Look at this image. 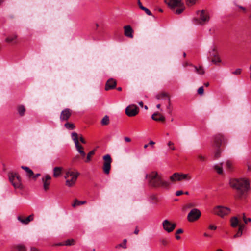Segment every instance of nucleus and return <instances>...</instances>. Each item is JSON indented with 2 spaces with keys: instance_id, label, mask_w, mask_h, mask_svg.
<instances>
[{
  "instance_id": "20e7f679",
  "label": "nucleus",
  "mask_w": 251,
  "mask_h": 251,
  "mask_svg": "<svg viewBox=\"0 0 251 251\" xmlns=\"http://www.w3.org/2000/svg\"><path fill=\"white\" fill-rule=\"evenodd\" d=\"M224 140L223 136L221 134L216 135L214 137L213 148L214 150V158L218 159L220 157L222 150L221 148V144Z\"/></svg>"
},
{
  "instance_id": "72a5a7b5",
  "label": "nucleus",
  "mask_w": 251,
  "mask_h": 251,
  "mask_svg": "<svg viewBox=\"0 0 251 251\" xmlns=\"http://www.w3.org/2000/svg\"><path fill=\"white\" fill-rule=\"evenodd\" d=\"M17 38V35L13 34V35L10 36L9 37H7L5 40H6V42H7L8 43H10V42L13 41L15 39H16Z\"/></svg>"
},
{
  "instance_id": "5fc2aeb1",
  "label": "nucleus",
  "mask_w": 251,
  "mask_h": 251,
  "mask_svg": "<svg viewBox=\"0 0 251 251\" xmlns=\"http://www.w3.org/2000/svg\"><path fill=\"white\" fill-rule=\"evenodd\" d=\"M217 228V227L214 225H210L209 226V229L211 230H216Z\"/></svg>"
},
{
  "instance_id": "338daca9",
  "label": "nucleus",
  "mask_w": 251,
  "mask_h": 251,
  "mask_svg": "<svg viewBox=\"0 0 251 251\" xmlns=\"http://www.w3.org/2000/svg\"><path fill=\"white\" fill-rule=\"evenodd\" d=\"M64 245V244L63 243H59L57 244H54V246H63Z\"/></svg>"
},
{
  "instance_id": "69168bd1",
  "label": "nucleus",
  "mask_w": 251,
  "mask_h": 251,
  "mask_svg": "<svg viewBox=\"0 0 251 251\" xmlns=\"http://www.w3.org/2000/svg\"><path fill=\"white\" fill-rule=\"evenodd\" d=\"M155 144V142L152 141H150V142L149 143V145H150V146H153Z\"/></svg>"
},
{
  "instance_id": "e433bc0d",
  "label": "nucleus",
  "mask_w": 251,
  "mask_h": 251,
  "mask_svg": "<svg viewBox=\"0 0 251 251\" xmlns=\"http://www.w3.org/2000/svg\"><path fill=\"white\" fill-rule=\"evenodd\" d=\"M226 167L229 171H231L233 170V164L230 160H227L226 162Z\"/></svg>"
},
{
  "instance_id": "052dcab7",
  "label": "nucleus",
  "mask_w": 251,
  "mask_h": 251,
  "mask_svg": "<svg viewBox=\"0 0 251 251\" xmlns=\"http://www.w3.org/2000/svg\"><path fill=\"white\" fill-rule=\"evenodd\" d=\"M183 232L182 229H179L176 231V234H179L182 233Z\"/></svg>"
},
{
  "instance_id": "f03ea898",
  "label": "nucleus",
  "mask_w": 251,
  "mask_h": 251,
  "mask_svg": "<svg viewBox=\"0 0 251 251\" xmlns=\"http://www.w3.org/2000/svg\"><path fill=\"white\" fill-rule=\"evenodd\" d=\"M148 185L151 187L168 188L170 183L163 180L162 176L157 172L152 171L146 175Z\"/></svg>"
},
{
  "instance_id": "6e6d98bb",
  "label": "nucleus",
  "mask_w": 251,
  "mask_h": 251,
  "mask_svg": "<svg viewBox=\"0 0 251 251\" xmlns=\"http://www.w3.org/2000/svg\"><path fill=\"white\" fill-rule=\"evenodd\" d=\"M183 194L182 191H177L176 193V195L177 196H179Z\"/></svg>"
},
{
  "instance_id": "49530a36",
  "label": "nucleus",
  "mask_w": 251,
  "mask_h": 251,
  "mask_svg": "<svg viewBox=\"0 0 251 251\" xmlns=\"http://www.w3.org/2000/svg\"><path fill=\"white\" fill-rule=\"evenodd\" d=\"M170 106H171V101H170V98H168V105H167V110H168V112L169 113H171V108H170Z\"/></svg>"
},
{
  "instance_id": "7c9ffc66",
  "label": "nucleus",
  "mask_w": 251,
  "mask_h": 251,
  "mask_svg": "<svg viewBox=\"0 0 251 251\" xmlns=\"http://www.w3.org/2000/svg\"><path fill=\"white\" fill-rule=\"evenodd\" d=\"M14 251H25L26 249L24 246L23 245H17L13 248Z\"/></svg>"
},
{
  "instance_id": "2f4dec72",
  "label": "nucleus",
  "mask_w": 251,
  "mask_h": 251,
  "mask_svg": "<svg viewBox=\"0 0 251 251\" xmlns=\"http://www.w3.org/2000/svg\"><path fill=\"white\" fill-rule=\"evenodd\" d=\"M95 153V150H93L90 151L87 155V157L86 160H85V162H89L91 160V156H93Z\"/></svg>"
},
{
  "instance_id": "774afa93",
  "label": "nucleus",
  "mask_w": 251,
  "mask_h": 251,
  "mask_svg": "<svg viewBox=\"0 0 251 251\" xmlns=\"http://www.w3.org/2000/svg\"><path fill=\"white\" fill-rule=\"evenodd\" d=\"M31 251H39L35 248H32L31 249Z\"/></svg>"
},
{
  "instance_id": "bf43d9fd",
  "label": "nucleus",
  "mask_w": 251,
  "mask_h": 251,
  "mask_svg": "<svg viewBox=\"0 0 251 251\" xmlns=\"http://www.w3.org/2000/svg\"><path fill=\"white\" fill-rule=\"evenodd\" d=\"M124 140L126 142H130L131 141V139L129 137H125L124 138Z\"/></svg>"
},
{
  "instance_id": "4c0bfd02",
  "label": "nucleus",
  "mask_w": 251,
  "mask_h": 251,
  "mask_svg": "<svg viewBox=\"0 0 251 251\" xmlns=\"http://www.w3.org/2000/svg\"><path fill=\"white\" fill-rule=\"evenodd\" d=\"M126 242H127L126 239H124L123 240V242L122 243V244H120L118 245L116 247V248L122 247L124 249H126Z\"/></svg>"
},
{
  "instance_id": "680f3d73",
  "label": "nucleus",
  "mask_w": 251,
  "mask_h": 251,
  "mask_svg": "<svg viewBox=\"0 0 251 251\" xmlns=\"http://www.w3.org/2000/svg\"><path fill=\"white\" fill-rule=\"evenodd\" d=\"M240 9H241L242 10H243V11L244 12H246V8H245L244 7H243L242 6H240V5H238L237 6Z\"/></svg>"
},
{
  "instance_id": "423d86ee",
  "label": "nucleus",
  "mask_w": 251,
  "mask_h": 251,
  "mask_svg": "<svg viewBox=\"0 0 251 251\" xmlns=\"http://www.w3.org/2000/svg\"><path fill=\"white\" fill-rule=\"evenodd\" d=\"M9 179L15 188L22 189L21 178L17 173L10 172L8 173Z\"/></svg>"
},
{
  "instance_id": "a19ab883",
  "label": "nucleus",
  "mask_w": 251,
  "mask_h": 251,
  "mask_svg": "<svg viewBox=\"0 0 251 251\" xmlns=\"http://www.w3.org/2000/svg\"><path fill=\"white\" fill-rule=\"evenodd\" d=\"M187 4L188 6L194 5L196 3V2L197 0H186Z\"/></svg>"
},
{
  "instance_id": "c9c22d12",
  "label": "nucleus",
  "mask_w": 251,
  "mask_h": 251,
  "mask_svg": "<svg viewBox=\"0 0 251 251\" xmlns=\"http://www.w3.org/2000/svg\"><path fill=\"white\" fill-rule=\"evenodd\" d=\"M109 123V117L107 116H105L101 120V124L102 125H107Z\"/></svg>"
},
{
  "instance_id": "4be33fe9",
  "label": "nucleus",
  "mask_w": 251,
  "mask_h": 251,
  "mask_svg": "<svg viewBox=\"0 0 251 251\" xmlns=\"http://www.w3.org/2000/svg\"><path fill=\"white\" fill-rule=\"evenodd\" d=\"M230 222L231 226L233 228L238 226L240 223L239 219L236 216L231 218Z\"/></svg>"
},
{
  "instance_id": "a18cd8bd",
  "label": "nucleus",
  "mask_w": 251,
  "mask_h": 251,
  "mask_svg": "<svg viewBox=\"0 0 251 251\" xmlns=\"http://www.w3.org/2000/svg\"><path fill=\"white\" fill-rule=\"evenodd\" d=\"M241 73V69H237L235 71L232 72V74L235 75H240Z\"/></svg>"
},
{
  "instance_id": "4d7b16f0",
  "label": "nucleus",
  "mask_w": 251,
  "mask_h": 251,
  "mask_svg": "<svg viewBox=\"0 0 251 251\" xmlns=\"http://www.w3.org/2000/svg\"><path fill=\"white\" fill-rule=\"evenodd\" d=\"M161 243L164 245V246H166L168 244V241L166 240V239H162L161 241Z\"/></svg>"
},
{
  "instance_id": "b1692460",
  "label": "nucleus",
  "mask_w": 251,
  "mask_h": 251,
  "mask_svg": "<svg viewBox=\"0 0 251 251\" xmlns=\"http://www.w3.org/2000/svg\"><path fill=\"white\" fill-rule=\"evenodd\" d=\"M21 168L24 170L27 173V175L29 177H32L33 176V172L28 167L22 166Z\"/></svg>"
},
{
  "instance_id": "9d476101",
  "label": "nucleus",
  "mask_w": 251,
  "mask_h": 251,
  "mask_svg": "<svg viewBox=\"0 0 251 251\" xmlns=\"http://www.w3.org/2000/svg\"><path fill=\"white\" fill-rule=\"evenodd\" d=\"M201 211L197 208L192 209L187 215V220L190 222H194L198 220L201 216Z\"/></svg>"
},
{
  "instance_id": "393cba45",
  "label": "nucleus",
  "mask_w": 251,
  "mask_h": 251,
  "mask_svg": "<svg viewBox=\"0 0 251 251\" xmlns=\"http://www.w3.org/2000/svg\"><path fill=\"white\" fill-rule=\"evenodd\" d=\"M195 70V72L199 75H203L205 73V71L202 66H200L199 67H197L196 66H194Z\"/></svg>"
},
{
  "instance_id": "39448f33",
  "label": "nucleus",
  "mask_w": 251,
  "mask_h": 251,
  "mask_svg": "<svg viewBox=\"0 0 251 251\" xmlns=\"http://www.w3.org/2000/svg\"><path fill=\"white\" fill-rule=\"evenodd\" d=\"M79 173L76 172L75 173L70 169L67 170L65 173V178L67 179L66 181V185L69 187L73 186L75 183Z\"/></svg>"
},
{
  "instance_id": "5701e85b",
  "label": "nucleus",
  "mask_w": 251,
  "mask_h": 251,
  "mask_svg": "<svg viewBox=\"0 0 251 251\" xmlns=\"http://www.w3.org/2000/svg\"><path fill=\"white\" fill-rule=\"evenodd\" d=\"M53 176L54 177H58L62 173V168L60 167H55L53 168Z\"/></svg>"
},
{
  "instance_id": "09e8293b",
  "label": "nucleus",
  "mask_w": 251,
  "mask_h": 251,
  "mask_svg": "<svg viewBox=\"0 0 251 251\" xmlns=\"http://www.w3.org/2000/svg\"><path fill=\"white\" fill-rule=\"evenodd\" d=\"M143 11H144L148 15H151V12L146 7H144V8H143Z\"/></svg>"
},
{
  "instance_id": "412c9836",
  "label": "nucleus",
  "mask_w": 251,
  "mask_h": 251,
  "mask_svg": "<svg viewBox=\"0 0 251 251\" xmlns=\"http://www.w3.org/2000/svg\"><path fill=\"white\" fill-rule=\"evenodd\" d=\"M151 118L152 120L156 121L164 122L165 120V117L158 112H155L153 114Z\"/></svg>"
},
{
  "instance_id": "ea45409f",
  "label": "nucleus",
  "mask_w": 251,
  "mask_h": 251,
  "mask_svg": "<svg viewBox=\"0 0 251 251\" xmlns=\"http://www.w3.org/2000/svg\"><path fill=\"white\" fill-rule=\"evenodd\" d=\"M242 233H243V231L241 230V229H238L237 232L236 233V234H235L234 235L233 237L234 238L239 237L241 236V235H242Z\"/></svg>"
},
{
  "instance_id": "0eeeda50",
  "label": "nucleus",
  "mask_w": 251,
  "mask_h": 251,
  "mask_svg": "<svg viewBox=\"0 0 251 251\" xmlns=\"http://www.w3.org/2000/svg\"><path fill=\"white\" fill-rule=\"evenodd\" d=\"M197 13L199 15V18L195 19L196 24L203 25L209 21L210 16L207 13L205 12V10L198 11Z\"/></svg>"
},
{
  "instance_id": "7ed1b4c3",
  "label": "nucleus",
  "mask_w": 251,
  "mask_h": 251,
  "mask_svg": "<svg viewBox=\"0 0 251 251\" xmlns=\"http://www.w3.org/2000/svg\"><path fill=\"white\" fill-rule=\"evenodd\" d=\"M165 2L176 14H180L185 8L182 0H165Z\"/></svg>"
},
{
  "instance_id": "c85d7f7f",
  "label": "nucleus",
  "mask_w": 251,
  "mask_h": 251,
  "mask_svg": "<svg viewBox=\"0 0 251 251\" xmlns=\"http://www.w3.org/2000/svg\"><path fill=\"white\" fill-rule=\"evenodd\" d=\"M86 202H87V201H79L77 199H75L74 201V203H73L72 205L73 207H75L77 206H79L81 204H84L86 203Z\"/></svg>"
},
{
  "instance_id": "1a4fd4ad",
  "label": "nucleus",
  "mask_w": 251,
  "mask_h": 251,
  "mask_svg": "<svg viewBox=\"0 0 251 251\" xmlns=\"http://www.w3.org/2000/svg\"><path fill=\"white\" fill-rule=\"evenodd\" d=\"M230 212V208L221 205L215 206L213 210V213L221 217H224L228 215Z\"/></svg>"
},
{
  "instance_id": "aec40b11",
  "label": "nucleus",
  "mask_w": 251,
  "mask_h": 251,
  "mask_svg": "<svg viewBox=\"0 0 251 251\" xmlns=\"http://www.w3.org/2000/svg\"><path fill=\"white\" fill-rule=\"evenodd\" d=\"M169 179L170 180V184L171 183H174L176 181H180V173H175L172 176H171L169 177Z\"/></svg>"
},
{
  "instance_id": "dca6fc26",
  "label": "nucleus",
  "mask_w": 251,
  "mask_h": 251,
  "mask_svg": "<svg viewBox=\"0 0 251 251\" xmlns=\"http://www.w3.org/2000/svg\"><path fill=\"white\" fill-rule=\"evenodd\" d=\"M51 178L49 175H46L44 177L42 178V181L43 183V187L45 191H47L49 189V185Z\"/></svg>"
},
{
  "instance_id": "de8ad7c7",
  "label": "nucleus",
  "mask_w": 251,
  "mask_h": 251,
  "mask_svg": "<svg viewBox=\"0 0 251 251\" xmlns=\"http://www.w3.org/2000/svg\"><path fill=\"white\" fill-rule=\"evenodd\" d=\"M204 89L203 87H200L198 90V93L200 95H202L203 94Z\"/></svg>"
},
{
  "instance_id": "ddd939ff",
  "label": "nucleus",
  "mask_w": 251,
  "mask_h": 251,
  "mask_svg": "<svg viewBox=\"0 0 251 251\" xmlns=\"http://www.w3.org/2000/svg\"><path fill=\"white\" fill-rule=\"evenodd\" d=\"M138 112V107L134 104L129 105L126 109V113L129 117L135 116Z\"/></svg>"
},
{
  "instance_id": "f704fd0d",
  "label": "nucleus",
  "mask_w": 251,
  "mask_h": 251,
  "mask_svg": "<svg viewBox=\"0 0 251 251\" xmlns=\"http://www.w3.org/2000/svg\"><path fill=\"white\" fill-rule=\"evenodd\" d=\"M75 243V240L73 239H68L67 240L65 243L64 244V245H66V246H72V245H74Z\"/></svg>"
},
{
  "instance_id": "37998d69",
  "label": "nucleus",
  "mask_w": 251,
  "mask_h": 251,
  "mask_svg": "<svg viewBox=\"0 0 251 251\" xmlns=\"http://www.w3.org/2000/svg\"><path fill=\"white\" fill-rule=\"evenodd\" d=\"M195 206H196V204L195 203L191 202V203H187L185 205V207L186 208H193Z\"/></svg>"
},
{
  "instance_id": "e2e57ef3",
  "label": "nucleus",
  "mask_w": 251,
  "mask_h": 251,
  "mask_svg": "<svg viewBox=\"0 0 251 251\" xmlns=\"http://www.w3.org/2000/svg\"><path fill=\"white\" fill-rule=\"evenodd\" d=\"M40 174H37L35 175H33L32 176L33 178L34 179H36L38 177H39L40 176Z\"/></svg>"
},
{
  "instance_id": "f8f14e48",
  "label": "nucleus",
  "mask_w": 251,
  "mask_h": 251,
  "mask_svg": "<svg viewBox=\"0 0 251 251\" xmlns=\"http://www.w3.org/2000/svg\"><path fill=\"white\" fill-rule=\"evenodd\" d=\"M209 57L211 58V62L215 64L218 62H221V60L219 56L217 49L216 47H214L211 51H209Z\"/></svg>"
},
{
  "instance_id": "f3484780",
  "label": "nucleus",
  "mask_w": 251,
  "mask_h": 251,
  "mask_svg": "<svg viewBox=\"0 0 251 251\" xmlns=\"http://www.w3.org/2000/svg\"><path fill=\"white\" fill-rule=\"evenodd\" d=\"M116 81L113 78H110L107 81L105 84V90L108 91L109 89H114L116 87Z\"/></svg>"
},
{
  "instance_id": "4468645a",
  "label": "nucleus",
  "mask_w": 251,
  "mask_h": 251,
  "mask_svg": "<svg viewBox=\"0 0 251 251\" xmlns=\"http://www.w3.org/2000/svg\"><path fill=\"white\" fill-rule=\"evenodd\" d=\"M163 229L168 232H171L174 230L176 226V224L172 223L168 220H165L162 223Z\"/></svg>"
},
{
  "instance_id": "8fccbe9b",
  "label": "nucleus",
  "mask_w": 251,
  "mask_h": 251,
  "mask_svg": "<svg viewBox=\"0 0 251 251\" xmlns=\"http://www.w3.org/2000/svg\"><path fill=\"white\" fill-rule=\"evenodd\" d=\"M168 146H169L171 148V149L172 150H175V148L174 146V143L173 142H172L171 141H169L168 143Z\"/></svg>"
},
{
  "instance_id": "a878e982",
  "label": "nucleus",
  "mask_w": 251,
  "mask_h": 251,
  "mask_svg": "<svg viewBox=\"0 0 251 251\" xmlns=\"http://www.w3.org/2000/svg\"><path fill=\"white\" fill-rule=\"evenodd\" d=\"M223 163H221V166L218 165H215L213 167L214 170L218 173L219 174H222L223 172L222 165Z\"/></svg>"
},
{
  "instance_id": "c03bdc74",
  "label": "nucleus",
  "mask_w": 251,
  "mask_h": 251,
  "mask_svg": "<svg viewBox=\"0 0 251 251\" xmlns=\"http://www.w3.org/2000/svg\"><path fill=\"white\" fill-rule=\"evenodd\" d=\"M242 218L245 224H247L248 222L251 221V219L250 218H247L244 214L243 215Z\"/></svg>"
},
{
  "instance_id": "9b49d317",
  "label": "nucleus",
  "mask_w": 251,
  "mask_h": 251,
  "mask_svg": "<svg viewBox=\"0 0 251 251\" xmlns=\"http://www.w3.org/2000/svg\"><path fill=\"white\" fill-rule=\"evenodd\" d=\"M104 161L103 165V171L106 175L109 174L111 169V164L112 162V159L109 154H106L103 156Z\"/></svg>"
},
{
  "instance_id": "c756f323",
  "label": "nucleus",
  "mask_w": 251,
  "mask_h": 251,
  "mask_svg": "<svg viewBox=\"0 0 251 251\" xmlns=\"http://www.w3.org/2000/svg\"><path fill=\"white\" fill-rule=\"evenodd\" d=\"M166 97H168V98H170L168 93H167L165 92H162L158 94L157 95H156V98L157 99L159 100V99H163L164 98H165Z\"/></svg>"
},
{
  "instance_id": "864d4df0",
  "label": "nucleus",
  "mask_w": 251,
  "mask_h": 251,
  "mask_svg": "<svg viewBox=\"0 0 251 251\" xmlns=\"http://www.w3.org/2000/svg\"><path fill=\"white\" fill-rule=\"evenodd\" d=\"M138 6H139V8H140L141 9H142V10H143V8H144L145 7H144V6L142 5V3H141V1H140V0H138Z\"/></svg>"
},
{
  "instance_id": "58836bf2",
  "label": "nucleus",
  "mask_w": 251,
  "mask_h": 251,
  "mask_svg": "<svg viewBox=\"0 0 251 251\" xmlns=\"http://www.w3.org/2000/svg\"><path fill=\"white\" fill-rule=\"evenodd\" d=\"M197 157L201 161H205L206 160V157L201 154H198Z\"/></svg>"
},
{
  "instance_id": "79ce46f5",
  "label": "nucleus",
  "mask_w": 251,
  "mask_h": 251,
  "mask_svg": "<svg viewBox=\"0 0 251 251\" xmlns=\"http://www.w3.org/2000/svg\"><path fill=\"white\" fill-rule=\"evenodd\" d=\"M150 199L152 201V202H157L158 201V199L155 195H151L150 196Z\"/></svg>"
},
{
  "instance_id": "0e129e2a",
  "label": "nucleus",
  "mask_w": 251,
  "mask_h": 251,
  "mask_svg": "<svg viewBox=\"0 0 251 251\" xmlns=\"http://www.w3.org/2000/svg\"><path fill=\"white\" fill-rule=\"evenodd\" d=\"M249 71L250 72V80L251 81V64H250V66H249Z\"/></svg>"
},
{
  "instance_id": "13d9d810",
  "label": "nucleus",
  "mask_w": 251,
  "mask_h": 251,
  "mask_svg": "<svg viewBox=\"0 0 251 251\" xmlns=\"http://www.w3.org/2000/svg\"><path fill=\"white\" fill-rule=\"evenodd\" d=\"M79 140L83 144H86V143L85 140L82 137L79 138Z\"/></svg>"
},
{
  "instance_id": "a211bd4d",
  "label": "nucleus",
  "mask_w": 251,
  "mask_h": 251,
  "mask_svg": "<svg viewBox=\"0 0 251 251\" xmlns=\"http://www.w3.org/2000/svg\"><path fill=\"white\" fill-rule=\"evenodd\" d=\"M17 219L22 224L27 225L29 223V222L33 220V214L29 215L26 218H24L22 216H19Z\"/></svg>"
},
{
  "instance_id": "603ef678",
  "label": "nucleus",
  "mask_w": 251,
  "mask_h": 251,
  "mask_svg": "<svg viewBox=\"0 0 251 251\" xmlns=\"http://www.w3.org/2000/svg\"><path fill=\"white\" fill-rule=\"evenodd\" d=\"M244 224H240L239 223V225H238V229H241V230H243V228H244Z\"/></svg>"
},
{
  "instance_id": "cd10ccee",
  "label": "nucleus",
  "mask_w": 251,
  "mask_h": 251,
  "mask_svg": "<svg viewBox=\"0 0 251 251\" xmlns=\"http://www.w3.org/2000/svg\"><path fill=\"white\" fill-rule=\"evenodd\" d=\"M18 112L21 116H24L25 112V108L23 105H19L17 108Z\"/></svg>"
},
{
  "instance_id": "6e6552de",
  "label": "nucleus",
  "mask_w": 251,
  "mask_h": 251,
  "mask_svg": "<svg viewBox=\"0 0 251 251\" xmlns=\"http://www.w3.org/2000/svg\"><path fill=\"white\" fill-rule=\"evenodd\" d=\"M72 140L74 141L75 146L77 151L83 157H85L86 153L84 151V148L79 142L78 135L76 132H73L71 134Z\"/></svg>"
},
{
  "instance_id": "2eb2a0df",
  "label": "nucleus",
  "mask_w": 251,
  "mask_h": 251,
  "mask_svg": "<svg viewBox=\"0 0 251 251\" xmlns=\"http://www.w3.org/2000/svg\"><path fill=\"white\" fill-rule=\"evenodd\" d=\"M72 114V110L69 108L63 110L60 115V120L61 121H67Z\"/></svg>"
},
{
  "instance_id": "3c124183",
  "label": "nucleus",
  "mask_w": 251,
  "mask_h": 251,
  "mask_svg": "<svg viewBox=\"0 0 251 251\" xmlns=\"http://www.w3.org/2000/svg\"><path fill=\"white\" fill-rule=\"evenodd\" d=\"M79 158V156L77 155H76L75 156L73 159H72V161L74 162H76V161H77Z\"/></svg>"
},
{
  "instance_id": "473e14b6",
  "label": "nucleus",
  "mask_w": 251,
  "mask_h": 251,
  "mask_svg": "<svg viewBox=\"0 0 251 251\" xmlns=\"http://www.w3.org/2000/svg\"><path fill=\"white\" fill-rule=\"evenodd\" d=\"M65 127L68 130H72L75 128V125L72 123L69 122H67L64 125Z\"/></svg>"
},
{
  "instance_id": "6ab92c4d",
  "label": "nucleus",
  "mask_w": 251,
  "mask_h": 251,
  "mask_svg": "<svg viewBox=\"0 0 251 251\" xmlns=\"http://www.w3.org/2000/svg\"><path fill=\"white\" fill-rule=\"evenodd\" d=\"M124 34L126 36L133 38V30L130 25H126L124 27Z\"/></svg>"
},
{
  "instance_id": "f257e3e1",
  "label": "nucleus",
  "mask_w": 251,
  "mask_h": 251,
  "mask_svg": "<svg viewBox=\"0 0 251 251\" xmlns=\"http://www.w3.org/2000/svg\"><path fill=\"white\" fill-rule=\"evenodd\" d=\"M229 185L231 188L236 190V195L234 197L238 200L244 199L247 195L250 189V183L245 179H231Z\"/></svg>"
},
{
  "instance_id": "bb28decb",
  "label": "nucleus",
  "mask_w": 251,
  "mask_h": 251,
  "mask_svg": "<svg viewBox=\"0 0 251 251\" xmlns=\"http://www.w3.org/2000/svg\"><path fill=\"white\" fill-rule=\"evenodd\" d=\"M180 181H182L183 180L189 181L191 179V177L189 175V174H185L182 173H180Z\"/></svg>"
}]
</instances>
